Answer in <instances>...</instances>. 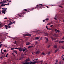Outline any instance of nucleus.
I'll use <instances>...</instances> for the list:
<instances>
[{
  "mask_svg": "<svg viewBox=\"0 0 64 64\" xmlns=\"http://www.w3.org/2000/svg\"><path fill=\"white\" fill-rule=\"evenodd\" d=\"M1 4H1V6H5V4H4V3L2 2Z\"/></svg>",
  "mask_w": 64,
  "mask_h": 64,
  "instance_id": "nucleus-4",
  "label": "nucleus"
},
{
  "mask_svg": "<svg viewBox=\"0 0 64 64\" xmlns=\"http://www.w3.org/2000/svg\"><path fill=\"white\" fill-rule=\"evenodd\" d=\"M29 62H27V63L26 62L24 64H29Z\"/></svg>",
  "mask_w": 64,
  "mask_h": 64,
  "instance_id": "nucleus-23",
  "label": "nucleus"
},
{
  "mask_svg": "<svg viewBox=\"0 0 64 64\" xmlns=\"http://www.w3.org/2000/svg\"><path fill=\"white\" fill-rule=\"evenodd\" d=\"M61 43H64V41H61Z\"/></svg>",
  "mask_w": 64,
  "mask_h": 64,
  "instance_id": "nucleus-30",
  "label": "nucleus"
},
{
  "mask_svg": "<svg viewBox=\"0 0 64 64\" xmlns=\"http://www.w3.org/2000/svg\"><path fill=\"white\" fill-rule=\"evenodd\" d=\"M24 55H27V54H25Z\"/></svg>",
  "mask_w": 64,
  "mask_h": 64,
  "instance_id": "nucleus-57",
  "label": "nucleus"
},
{
  "mask_svg": "<svg viewBox=\"0 0 64 64\" xmlns=\"http://www.w3.org/2000/svg\"><path fill=\"white\" fill-rule=\"evenodd\" d=\"M25 51V50L24 49L22 51L23 52H24V51Z\"/></svg>",
  "mask_w": 64,
  "mask_h": 64,
  "instance_id": "nucleus-32",
  "label": "nucleus"
},
{
  "mask_svg": "<svg viewBox=\"0 0 64 64\" xmlns=\"http://www.w3.org/2000/svg\"><path fill=\"white\" fill-rule=\"evenodd\" d=\"M62 39H64V37L62 38Z\"/></svg>",
  "mask_w": 64,
  "mask_h": 64,
  "instance_id": "nucleus-62",
  "label": "nucleus"
},
{
  "mask_svg": "<svg viewBox=\"0 0 64 64\" xmlns=\"http://www.w3.org/2000/svg\"><path fill=\"white\" fill-rule=\"evenodd\" d=\"M30 60L29 58H28V59L27 60H26V61H29Z\"/></svg>",
  "mask_w": 64,
  "mask_h": 64,
  "instance_id": "nucleus-24",
  "label": "nucleus"
},
{
  "mask_svg": "<svg viewBox=\"0 0 64 64\" xmlns=\"http://www.w3.org/2000/svg\"><path fill=\"white\" fill-rule=\"evenodd\" d=\"M9 5V3H8L6 4H4V6H5V5Z\"/></svg>",
  "mask_w": 64,
  "mask_h": 64,
  "instance_id": "nucleus-19",
  "label": "nucleus"
},
{
  "mask_svg": "<svg viewBox=\"0 0 64 64\" xmlns=\"http://www.w3.org/2000/svg\"><path fill=\"white\" fill-rule=\"evenodd\" d=\"M34 47V46H30L28 47V48H32V47Z\"/></svg>",
  "mask_w": 64,
  "mask_h": 64,
  "instance_id": "nucleus-13",
  "label": "nucleus"
},
{
  "mask_svg": "<svg viewBox=\"0 0 64 64\" xmlns=\"http://www.w3.org/2000/svg\"><path fill=\"white\" fill-rule=\"evenodd\" d=\"M47 28L48 30H49V28Z\"/></svg>",
  "mask_w": 64,
  "mask_h": 64,
  "instance_id": "nucleus-58",
  "label": "nucleus"
},
{
  "mask_svg": "<svg viewBox=\"0 0 64 64\" xmlns=\"http://www.w3.org/2000/svg\"><path fill=\"white\" fill-rule=\"evenodd\" d=\"M8 54H6V57H7V56H8Z\"/></svg>",
  "mask_w": 64,
  "mask_h": 64,
  "instance_id": "nucleus-27",
  "label": "nucleus"
},
{
  "mask_svg": "<svg viewBox=\"0 0 64 64\" xmlns=\"http://www.w3.org/2000/svg\"><path fill=\"white\" fill-rule=\"evenodd\" d=\"M2 44H1L0 45V48H1V46H2Z\"/></svg>",
  "mask_w": 64,
  "mask_h": 64,
  "instance_id": "nucleus-37",
  "label": "nucleus"
},
{
  "mask_svg": "<svg viewBox=\"0 0 64 64\" xmlns=\"http://www.w3.org/2000/svg\"><path fill=\"white\" fill-rule=\"evenodd\" d=\"M11 50H14V48H11L10 49Z\"/></svg>",
  "mask_w": 64,
  "mask_h": 64,
  "instance_id": "nucleus-29",
  "label": "nucleus"
},
{
  "mask_svg": "<svg viewBox=\"0 0 64 64\" xmlns=\"http://www.w3.org/2000/svg\"><path fill=\"white\" fill-rule=\"evenodd\" d=\"M62 60H63V61H64V58Z\"/></svg>",
  "mask_w": 64,
  "mask_h": 64,
  "instance_id": "nucleus-54",
  "label": "nucleus"
},
{
  "mask_svg": "<svg viewBox=\"0 0 64 64\" xmlns=\"http://www.w3.org/2000/svg\"><path fill=\"white\" fill-rule=\"evenodd\" d=\"M50 45H49L48 46V48H50Z\"/></svg>",
  "mask_w": 64,
  "mask_h": 64,
  "instance_id": "nucleus-25",
  "label": "nucleus"
},
{
  "mask_svg": "<svg viewBox=\"0 0 64 64\" xmlns=\"http://www.w3.org/2000/svg\"><path fill=\"white\" fill-rule=\"evenodd\" d=\"M47 27H48L47 26H46V28H47Z\"/></svg>",
  "mask_w": 64,
  "mask_h": 64,
  "instance_id": "nucleus-47",
  "label": "nucleus"
},
{
  "mask_svg": "<svg viewBox=\"0 0 64 64\" xmlns=\"http://www.w3.org/2000/svg\"><path fill=\"white\" fill-rule=\"evenodd\" d=\"M46 7L48 8H49L48 6H46Z\"/></svg>",
  "mask_w": 64,
  "mask_h": 64,
  "instance_id": "nucleus-49",
  "label": "nucleus"
},
{
  "mask_svg": "<svg viewBox=\"0 0 64 64\" xmlns=\"http://www.w3.org/2000/svg\"><path fill=\"white\" fill-rule=\"evenodd\" d=\"M54 48H56L57 47V45H55L54 46Z\"/></svg>",
  "mask_w": 64,
  "mask_h": 64,
  "instance_id": "nucleus-15",
  "label": "nucleus"
},
{
  "mask_svg": "<svg viewBox=\"0 0 64 64\" xmlns=\"http://www.w3.org/2000/svg\"><path fill=\"white\" fill-rule=\"evenodd\" d=\"M7 19V18H4V19Z\"/></svg>",
  "mask_w": 64,
  "mask_h": 64,
  "instance_id": "nucleus-41",
  "label": "nucleus"
},
{
  "mask_svg": "<svg viewBox=\"0 0 64 64\" xmlns=\"http://www.w3.org/2000/svg\"><path fill=\"white\" fill-rule=\"evenodd\" d=\"M8 2H9V3H10V2H11V1H9Z\"/></svg>",
  "mask_w": 64,
  "mask_h": 64,
  "instance_id": "nucleus-59",
  "label": "nucleus"
},
{
  "mask_svg": "<svg viewBox=\"0 0 64 64\" xmlns=\"http://www.w3.org/2000/svg\"><path fill=\"white\" fill-rule=\"evenodd\" d=\"M62 48L63 49H64V48L63 47H62Z\"/></svg>",
  "mask_w": 64,
  "mask_h": 64,
  "instance_id": "nucleus-43",
  "label": "nucleus"
},
{
  "mask_svg": "<svg viewBox=\"0 0 64 64\" xmlns=\"http://www.w3.org/2000/svg\"><path fill=\"white\" fill-rule=\"evenodd\" d=\"M42 54L43 55H45V53L44 52H42Z\"/></svg>",
  "mask_w": 64,
  "mask_h": 64,
  "instance_id": "nucleus-35",
  "label": "nucleus"
},
{
  "mask_svg": "<svg viewBox=\"0 0 64 64\" xmlns=\"http://www.w3.org/2000/svg\"><path fill=\"white\" fill-rule=\"evenodd\" d=\"M59 42V43H61V41Z\"/></svg>",
  "mask_w": 64,
  "mask_h": 64,
  "instance_id": "nucleus-46",
  "label": "nucleus"
},
{
  "mask_svg": "<svg viewBox=\"0 0 64 64\" xmlns=\"http://www.w3.org/2000/svg\"><path fill=\"white\" fill-rule=\"evenodd\" d=\"M46 20L47 21V20H49V19H48V18H46Z\"/></svg>",
  "mask_w": 64,
  "mask_h": 64,
  "instance_id": "nucleus-34",
  "label": "nucleus"
},
{
  "mask_svg": "<svg viewBox=\"0 0 64 64\" xmlns=\"http://www.w3.org/2000/svg\"><path fill=\"white\" fill-rule=\"evenodd\" d=\"M43 22H45V20H43Z\"/></svg>",
  "mask_w": 64,
  "mask_h": 64,
  "instance_id": "nucleus-50",
  "label": "nucleus"
},
{
  "mask_svg": "<svg viewBox=\"0 0 64 64\" xmlns=\"http://www.w3.org/2000/svg\"><path fill=\"white\" fill-rule=\"evenodd\" d=\"M64 54L63 55H62V56L63 57H64Z\"/></svg>",
  "mask_w": 64,
  "mask_h": 64,
  "instance_id": "nucleus-63",
  "label": "nucleus"
},
{
  "mask_svg": "<svg viewBox=\"0 0 64 64\" xmlns=\"http://www.w3.org/2000/svg\"><path fill=\"white\" fill-rule=\"evenodd\" d=\"M40 5H41V6H42V4H40Z\"/></svg>",
  "mask_w": 64,
  "mask_h": 64,
  "instance_id": "nucleus-53",
  "label": "nucleus"
},
{
  "mask_svg": "<svg viewBox=\"0 0 64 64\" xmlns=\"http://www.w3.org/2000/svg\"><path fill=\"white\" fill-rule=\"evenodd\" d=\"M24 10L26 11H27V9H24Z\"/></svg>",
  "mask_w": 64,
  "mask_h": 64,
  "instance_id": "nucleus-40",
  "label": "nucleus"
},
{
  "mask_svg": "<svg viewBox=\"0 0 64 64\" xmlns=\"http://www.w3.org/2000/svg\"><path fill=\"white\" fill-rule=\"evenodd\" d=\"M57 29H55V31H57Z\"/></svg>",
  "mask_w": 64,
  "mask_h": 64,
  "instance_id": "nucleus-45",
  "label": "nucleus"
},
{
  "mask_svg": "<svg viewBox=\"0 0 64 64\" xmlns=\"http://www.w3.org/2000/svg\"><path fill=\"white\" fill-rule=\"evenodd\" d=\"M32 35V34H24V36H31Z\"/></svg>",
  "mask_w": 64,
  "mask_h": 64,
  "instance_id": "nucleus-1",
  "label": "nucleus"
},
{
  "mask_svg": "<svg viewBox=\"0 0 64 64\" xmlns=\"http://www.w3.org/2000/svg\"><path fill=\"white\" fill-rule=\"evenodd\" d=\"M46 35H47V36H48V34L47 33L46 34Z\"/></svg>",
  "mask_w": 64,
  "mask_h": 64,
  "instance_id": "nucleus-56",
  "label": "nucleus"
},
{
  "mask_svg": "<svg viewBox=\"0 0 64 64\" xmlns=\"http://www.w3.org/2000/svg\"><path fill=\"white\" fill-rule=\"evenodd\" d=\"M58 60H56V63H57V62H58Z\"/></svg>",
  "mask_w": 64,
  "mask_h": 64,
  "instance_id": "nucleus-39",
  "label": "nucleus"
},
{
  "mask_svg": "<svg viewBox=\"0 0 64 64\" xmlns=\"http://www.w3.org/2000/svg\"><path fill=\"white\" fill-rule=\"evenodd\" d=\"M62 58H63V56H62V57H61Z\"/></svg>",
  "mask_w": 64,
  "mask_h": 64,
  "instance_id": "nucleus-64",
  "label": "nucleus"
},
{
  "mask_svg": "<svg viewBox=\"0 0 64 64\" xmlns=\"http://www.w3.org/2000/svg\"><path fill=\"white\" fill-rule=\"evenodd\" d=\"M13 53H15L16 54H17V51L16 50H14L13 52Z\"/></svg>",
  "mask_w": 64,
  "mask_h": 64,
  "instance_id": "nucleus-17",
  "label": "nucleus"
},
{
  "mask_svg": "<svg viewBox=\"0 0 64 64\" xmlns=\"http://www.w3.org/2000/svg\"><path fill=\"white\" fill-rule=\"evenodd\" d=\"M34 40H40L38 37H36L35 38Z\"/></svg>",
  "mask_w": 64,
  "mask_h": 64,
  "instance_id": "nucleus-5",
  "label": "nucleus"
},
{
  "mask_svg": "<svg viewBox=\"0 0 64 64\" xmlns=\"http://www.w3.org/2000/svg\"><path fill=\"white\" fill-rule=\"evenodd\" d=\"M1 24H0V28L2 26H1Z\"/></svg>",
  "mask_w": 64,
  "mask_h": 64,
  "instance_id": "nucleus-48",
  "label": "nucleus"
},
{
  "mask_svg": "<svg viewBox=\"0 0 64 64\" xmlns=\"http://www.w3.org/2000/svg\"><path fill=\"white\" fill-rule=\"evenodd\" d=\"M53 26V25H51V26H50V27H52V26Z\"/></svg>",
  "mask_w": 64,
  "mask_h": 64,
  "instance_id": "nucleus-33",
  "label": "nucleus"
},
{
  "mask_svg": "<svg viewBox=\"0 0 64 64\" xmlns=\"http://www.w3.org/2000/svg\"><path fill=\"white\" fill-rule=\"evenodd\" d=\"M50 52H47L46 54H47L48 55H50Z\"/></svg>",
  "mask_w": 64,
  "mask_h": 64,
  "instance_id": "nucleus-12",
  "label": "nucleus"
},
{
  "mask_svg": "<svg viewBox=\"0 0 64 64\" xmlns=\"http://www.w3.org/2000/svg\"><path fill=\"white\" fill-rule=\"evenodd\" d=\"M52 40H56V38H52Z\"/></svg>",
  "mask_w": 64,
  "mask_h": 64,
  "instance_id": "nucleus-21",
  "label": "nucleus"
},
{
  "mask_svg": "<svg viewBox=\"0 0 64 64\" xmlns=\"http://www.w3.org/2000/svg\"><path fill=\"white\" fill-rule=\"evenodd\" d=\"M4 10L5 11H6V9L5 8H4Z\"/></svg>",
  "mask_w": 64,
  "mask_h": 64,
  "instance_id": "nucleus-52",
  "label": "nucleus"
},
{
  "mask_svg": "<svg viewBox=\"0 0 64 64\" xmlns=\"http://www.w3.org/2000/svg\"><path fill=\"white\" fill-rule=\"evenodd\" d=\"M19 17H22L23 16L22 15V14H21V15H19Z\"/></svg>",
  "mask_w": 64,
  "mask_h": 64,
  "instance_id": "nucleus-14",
  "label": "nucleus"
},
{
  "mask_svg": "<svg viewBox=\"0 0 64 64\" xmlns=\"http://www.w3.org/2000/svg\"><path fill=\"white\" fill-rule=\"evenodd\" d=\"M57 32H58V33H59V32H60V30H57Z\"/></svg>",
  "mask_w": 64,
  "mask_h": 64,
  "instance_id": "nucleus-26",
  "label": "nucleus"
},
{
  "mask_svg": "<svg viewBox=\"0 0 64 64\" xmlns=\"http://www.w3.org/2000/svg\"><path fill=\"white\" fill-rule=\"evenodd\" d=\"M2 2H3L4 3H5L6 2V1H3Z\"/></svg>",
  "mask_w": 64,
  "mask_h": 64,
  "instance_id": "nucleus-16",
  "label": "nucleus"
},
{
  "mask_svg": "<svg viewBox=\"0 0 64 64\" xmlns=\"http://www.w3.org/2000/svg\"><path fill=\"white\" fill-rule=\"evenodd\" d=\"M51 24H52V23H51V22H50L47 25H51Z\"/></svg>",
  "mask_w": 64,
  "mask_h": 64,
  "instance_id": "nucleus-22",
  "label": "nucleus"
},
{
  "mask_svg": "<svg viewBox=\"0 0 64 64\" xmlns=\"http://www.w3.org/2000/svg\"><path fill=\"white\" fill-rule=\"evenodd\" d=\"M15 22H12L11 21H10V22L8 24V26H10L11 25V24H13V23H14Z\"/></svg>",
  "mask_w": 64,
  "mask_h": 64,
  "instance_id": "nucleus-2",
  "label": "nucleus"
},
{
  "mask_svg": "<svg viewBox=\"0 0 64 64\" xmlns=\"http://www.w3.org/2000/svg\"><path fill=\"white\" fill-rule=\"evenodd\" d=\"M38 38H40V36H39L38 37Z\"/></svg>",
  "mask_w": 64,
  "mask_h": 64,
  "instance_id": "nucleus-60",
  "label": "nucleus"
},
{
  "mask_svg": "<svg viewBox=\"0 0 64 64\" xmlns=\"http://www.w3.org/2000/svg\"><path fill=\"white\" fill-rule=\"evenodd\" d=\"M1 54H4V52H2L1 51Z\"/></svg>",
  "mask_w": 64,
  "mask_h": 64,
  "instance_id": "nucleus-31",
  "label": "nucleus"
},
{
  "mask_svg": "<svg viewBox=\"0 0 64 64\" xmlns=\"http://www.w3.org/2000/svg\"><path fill=\"white\" fill-rule=\"evenodd\" d=\"M45 39H46L47 41H46V43H47L48 41V38H47L46 37H45Z\"/></svg>",
  "mask_w": 64,
  "mask_h": 64,
  "instance_id": "nucleus-7",
  "label": "nucleus"
},
{
  "mask_svg": "<svg viewBox=\"0 0 64 64\" xmlns=\"http://www.w3.org/2000/svg\"><path fill=\"white\" fill-rule=\"evenodd\" d=\"M40 52V51H38L36 52V54H39V53Z\"/></svg>",
  "mask_w": 64,
  "mask_h": 64,
  "instance_id": "nucleus-9",
  "label": "nucleus"
},
{
  "mask_svg": "<svg viewBox=\"0 0 64 64\" xmlns=\"http://www.w3.org/2000/svg\"><path fill=\"white\" fill-rule=\"evenodd\" d=\"M2 11L0 10V13H1V12H2Z\"/></svg>",
  "mask_w": 64,
  "mask_h": 64,
  "instance_id": "nucleus-61",
  "label": "nucleus"
},
{
  "mask_svg": "<svg viewBox=\"0 0 64 64\" xmlns=\"http://www.w3.org/2000/svg\"><path fill=\"white\" fill-rule=\"evenodd\" d=\"M4 26L6 27V29H7V28H8V26H7L6 25H5Z\"/></svg>",
  "mask_w": 64,
  "mask_h": 64,
  "instance_id": "nucleus-11",
  "label": "nucleus"
},
{
  "mask_svg": "<svg viewBox=\"0 0 64 64\" xmlns=\"http://www.w3.org/2000/svg\"><path fill=\"white\" fill-rule=\"evenodd\" d=\"M37 42H36V43L35 44H37Z\"/></svg>",
  "mask_w": 64,
  "mask_h": 64,
  "instance_id": "nucleus-42",
  "label": "nucleus"
},
{
  "mask_svg": "<svg viewBox=\"0 0 64 64\" xmlns=\"http://www.w3.org/2000/svg\"><path fill=\"white\" fill-rule=\"evenodd\" d=\"M2 56L0 58V59H1V58H2Z\"/></svg>",
  "mask_w": 64,
  "mask_h": 64,
  "instance_id": "nucleus-51",
  "label": "nucleus"
},
{
  "mask_svg": "<svg viewBox=\"0 0 64 64\" xmlns=\"http://www.w3.org/2000/svg\"><path fill=\"white\" fill-rule=\"evenodd\" d=\"M25 50H26V51H27V48H25Z\"/></svg>",
  "mask_w": 64,
  "mask_h": 64,
  "instance_id": "nucleus-44",
  "label": "nucleus"
},
{
  "mask_svg": "<svg viewBox=\"0 0 64 64\" xmlns=\"http://www.w3.org/2000/svg\"><path fill=\"white\" fill-rule=\"evenodd\" d=\"M30 44V42H28L26 44V45H29Z\"/></svg>",
  "mask_w": 64,
  "mask_h": 64,
  "instance_id": "nucleus-8",
  "label": "nucleus"
},
{
  "mask_svg": "<svg viewBox=\"0 0 64 64\" xmlns=\"http://www.w3.org/2000/svg\"><path fill=\"white\" fill-rule=\"evenodd\" d=\"M8 28H11V26H8Z\"/></svg>",
  "mask_w": 64,
  "mask_h": 64,
  "instance_id": "nucleus-38",
  "label": "nucleus"
},
{
  "mask_svg": "<svg viewBox=\"0 0 64 64\" xmlns=\"http://www.w3.org/2000/svg\"><path fill=\"white\" fill-rule=\"evenodd\" d=\"M54 19H55V20H57V19H58V18L57 17H56V18L55 17V18H54Z\"/></svg>",
  "mask_w": 64,
  "mask_h": 64,
  "instance_id": "nucleus-18",
  "label": "nucleus"
},
{
  "mask_svg": "<svg viewBox=\"0 0 64 64\" xmlns=\"http://www.w3.org/2000/svg\"><path fill=\"white\" fill-rule=\"evenodd\" d=\"M58 52V49L55 51V53H56V52Z\"/></svg>",
  "mask_w": 64,
  "mask_h": 64,
  "instance_id": "nucleus-10",
  "label": "nucleus"
},
{
  "mask_svg": "<svg viewBox=\"0 0 64 64\" xmlns=\"http://www.w3.org/2000/svg\"><path fill=\"white\" fill-rule=\"evenodd\" d=\"M18 50H19V51H22L23 50V48H18Z\"/></svg>",
  "mask_w": 64,
  "mask_h": 64,
  "instance_id": "nucleus-3",
  "label": "nucleus"
},
{
  "mask_svg": "<svg viewBox=\"0 0 64 64\" xmlns=\"http://www.w3.org/2000/svg\"><path fill=\"white\" fill-rule=\"evenodd\" d=\"M14 49H18V48H14Z\"/></svg>",
  "mask_w": 64,
  "mask_h": 64,
  "instance_id": "nucleus-28",
  "label": "nucleus"
},
{
  "mask_svg": "<svg viewBox=\"0 0 64 64\" xmlns=\"http://www.w3.org/2000/svg\"><path fill=\"white\" fill-rule=\"evenodd\" d=\"M5 10H2V13H3L5 14Z\"/></svg>",
  "mask_w": 64,
  "mask_h": 64,
  "instance_id": "nucleus-6",
  "label": "nucleus"
},
{
  "mask_svg": "<svg viewBox=\"0 0 64 64\" xmlns=\"http://www.w3.org/2000/svg\"><path fill=\"white\" fill-rule=\"evenodd\" d=\"M4 52H6V50H4Z\"/></svg>",
  "mask_w": 64,
  "mask_h": 64,
  "instance_id": "nucleus-36",
  "label": "nucleus"
},
{
  "mask_svg": "<svg viewBox=\"0 0 64 64\" xmlns=\"http://www.w3.org/2000/svg\"><path fill=\"white\" fill-rule=\"evenodd\" d=\"M40 40H42V38H40Z\"/></svg>",
  "mask_w": 64,
  "mask_h": 64,
  "instance_id": "nucleus-55",
  "label": "nucleus"
},
{
  "mask_svg": "<svg viewBox=\"0 0 64 64\" xmlns=\"http://www.w3.org/2000/svg\"><path fill=\"white\" fill-rule=\"evenodd\" d=\"M29 64H34L33 63V62H31Z\"/></svg>",
  "mask_w": 64,
  "mask_h": 64,
  "instance_id": "nucleus-20",
  "label": "nucleus"
}]
</instances>
